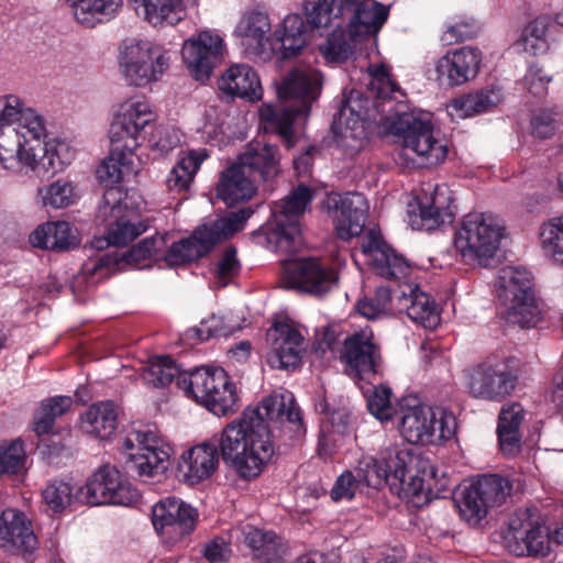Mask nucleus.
<instances>
[{"instance_id":"nucleus-4","label":"nucleus","mask_w":563,"mask_h":563,"mask_svg":"<svg viewBox=\"0 0 563 563\" xmlns=\"http://www.w3.org/2000/svg\"><path fill=\"white\" fill-rule=\"evenodd\" d=\"M368 93L364 95L358 90H352L344 100L341 112L346 115L349 112L355 117L354 124H358L360 131L347 125L336 134V141L345 146L355 147L349 140L361 139L364 134V122L390 123L395 118L393 115V98L399 92L398 86L390 78L387 68L384 65L371 66Z\"/></svg>"},{"instance_id":"nucleus-16","label":"nucleus","mask_w":563,"mask_h":563,"mask_svg":"<svg viewBox=\"0 0 563 563\" xmlns=\"http://www.w3.org/2000/svg\"><path fill=\"white\" fill-rule=\"evenodd\" d=\"M505 539L508 550L518 556H545L551 549L548 527L534 519L530 509L514 514Z\"/></svg>"},{"instance_id":"nucleus-46","label":"nucleus","mask_w":563,"mask_h":563,"mask_svg":"<svg viewBox=\"0 0 563 563\" xmlns=\"http://www.w3.org/2000/svg\"><path fill=\"white\" fill-rule=\"evenodd\" d=\"M68 2L74 9L76 20L87 27L95 26L118 9V3L112 0H68Z\"/></svg>"},{"instance_id":"nucleus-45","label":"nucleus","mask_w":563,"mask_h":563,"mask_svg":"<svg viewBox=\"0 0 563 563\" xmlns=\"http://www.w3.org/2000/svg\"><path fill=\"white\" fill-rule=\"evenodd\" d=\"M550 25L551 21L548 15L536 18L522 30L519 40L516 42V46L532 55L547 52L549 47L548 34Z\"/></svg>"},{"instance_id":"nucleus-18","label":"nucleus","mask_w":563,"mask_h":563,"mask_svg":"<svg viewBox=\"0 0 563 563\" xmlns=\"http://www.w3.org/2000/svg\"><path fill=\"white\" fill-rule=\"evenodd\" d=\"M338 279L335 269L324 267L312 258H297L284 263L282 282L288 289L321 296L330 291Z\"/></svg>"},{"instance_id":"nucleus-61","label":"nucleus","mask_w":563,"mask_h":563,"mask_svg":"<svg viewBox=\"0 0 563 563\" xmlns=\"http://www.w3.org/2000/svg\"><path fill=\"white\" fill-rule=\"evenodd\" d=\"M532 134L539 139H549L555 133V113L550 110H539L531 118Z\"/></svg>"},{"instance_id":"nucleus-58","label":"nucleus","mask_w":563,"mask_h":563,"mask_svg":"<svg viewBox=\"0 0 563 563\" xmlns=\"http://www.w3.org/2000/svg\"><path fill=\"white\" fill-rule=\"evenodd\" d=\"M390 396V388L386 386H378L374 388L367 398V408L369 412L380 421L389 420L393 417Z\"/></svg>"},{"instance_id":"nucleus-55","label":"nucleus","mask_w":563,"mask_h":563,"mask_svg":"<svg viewBox=\"0 0 563 563\" xmlns=\"http://www.w3.org/2000/svg\"><path fill=\"white\" fill-rule=\"evenodd\" d=\"M355 476L360 484L368 487L379 488L387 483V473L379 459L365 457L360 461Z\"/></svg>"},{"instance_id":"nucleus-52","label":"nucleus","mask_w":563,"mask_h":563,"mask_svg":"<svg viewBox=\"0 0 563 563\" xmlns=\"http://www.w3.org/2000/svg\"><path fill=\"white\" fill-rule=\"evenodd\" d=\"M26 454L21 440L0 443V476L19 473L24 468Z\"/></svg>"},{"instance_id":"nucleus-21","label":"nucleus","mask_w":563,"mask_h":563,"mask_svg":"<svg viewBox=\"0 0 563 563\" xmlns=\"http://www.w3.org/2000/svg\"><path fill=\"white\" fill-rule=\"evenodd\" d=\"M197 520V509L176 497H166L152 509L155 530L173 542L190 534L196 528Z\"/></svg>"},{"instance_id":"nucleus-53","label":"nucleus","mask_w":563,"mask_h":563,"mask_svg":"<svg viewBox=\"0 0 563 563\" xmlns=\"http://www.w3.org/2000/svg\"><path fill=\"white\" fill-rule=\"evenodd\" d=\"M74 489L68 482L54 481L43 490L44 501L54 512H60L71 504L75 497Z\"/></svg>"},{"instance_id":"nucleus-60","label":"nucleus","mask_w":563,"mask_h":563,"mask_svg":"<svg viewBox=\"0 0 563 563\" xmlns=\"http://www.w3.org/2000/svg\"><path fill=\"white\" fill-rule=\"evenodd\" d=\"M551 80L552 75L537 65L530 66L525 76V82L529 92L539 98L547 96L548 85Z\"/></svg>"},{"instance_id":"nucleus-3","label":"nucleus","mask_w":563,"mask_h":563,"mask_svg":"<svg viewBox=\"0 0 563 563\" xmlns=\"http://www.w3.org/2000/svg\"><path fill=\"white\" fill-rule=\"evenodd\" d=\"M322 76L311 67L295 68L277 85V107L267 106L262 118L271 124L287 148L295 146L297 139L292 129L299 118L309 114L311 104L320 95Z\"/></svg>"},{"instance_id":"nucleus-41","label":"nucleus","mask_w":563,"mask_h":563,"mask_svg":"<svg viewBox=\"0 0 563 563\" xmlns=\"http://www.w3.org/2000/svg\"><path fill=\"white\" fill-rule=\"evenodd\" d=\"M119 407L112 401L91 405L81 416L86 432L104 440L109 439L118 427Z\"/></svg>"},{"instance_id":"nucleus-57","label":"nucleus","mask_w":563,"mask_h":563,"mask_svg":"<svg viewBox=\"0 0 563 563\" xmlns=\"http://www.w3.org/2000/svg\"><path fill=\"white\" fill-rule=\"evenodd\" d=\"M240 262L236 257L234 247H227L214 263L213 273L220 286H227L228 283L238 275Z\"/></svg>"},{"instance_id":"nucleus-34","label":"nucleus","mask_w":563,"mask_h":563,"mask_svg":"<svg viewBox=\"0 0 563 563\" xmlns=\"http://www.w3.org/2000/svg\"><path fill=\"white\" fill-rule=\"evenodd\" d=\"M451 196L446 187L437 186L430 201L421 203L418 212H408V222L413 230L431 231L445 222H451L453 211L450 208Z\"/></svg>"},{"instance_id":"nucleus-9","label":"nucleus","mask_w":563,"mask_h":563,"mask_svg":"<svg viewBox=\"0 0 563 563\" xmlns=\"http://www.w3.org/2000/svg\"><path fill=\"white\" fill-rule=\"evenodd\" d=\"M178 387L218 417L228 416L238 409L236 388L222 368H196L189 375L178 378Z\"/></svg>"},{"instance_id":"nucleus-62","label":"nucleus","mask_w":563,"mask_h":563,"mask_svg":"<svg viewBox=\"0 0 563 563\" xmlns=\"http://www.w3.org/2000/svg\"><path fill=\"white\" fill-rule=\"evenodd\" d=\"M358 485L360 483L355 474L346 471L338 477L334 486L331 489V498L334 501H339L341 499L350 500L354 497Z\"/></svg>"},{"instance_id":"nucleus-28","label":"nucleus","mask_w":563,"mask_h":563,"mask_svg":"<svg viewBox=\"0 0 563 563\" xmlns=\"http://www.w3.org/2000/svg\"><path fill=\"white\" fill-rule=\"evenodd\" d=\"M362 251L371 257L374 269L387 279L406 277L410 266L406 258L386 244L378 233L369 231L362 242Z\"/></svg>"},{"instance_id":"nucleus-32","label":"nucleus","mask_w":563,"mask_h":563,"mask_svg":"<svg viewBox=\"0 0 563 563\" xmlns=\"http://www.w3.org/2000/svg\"><path fill=\"white\" fill-rule=\"evenodd\" d=\"M238 163L257 183H271L280 173L278 147L268 143H251L246 151L239 156Z\"/></svg>"},{"instance_id":"nucleus-5","label":"nucleus","mask_w":563,"mask_h":563,"mask_svg":"<svg viewBox=\"0 0 563 563\" xmlns=\"http://www.w3.org/2000/svg\"><path fill=\"white\" fill-rule=\"evenodd\" d=\"M251 214L250 208H243L201 224L189 238L173 243L165 255V261L169 266L198 261L217 244L240 231Z\"/></svg>"},{"instance_id":"nucleus-56","label":"nucleus","mask_w":563,"mask_h":563,"mask_svg":"<svg viewBox=\"0 0 563 563\" xmlns=\"http://www.w3.org/2000/svg\"><path fill=\"white\" fill-rule=\"evenodd\" d=\"M43 203L53 208H65L73 203L75 191L74 186L66 180H57L44 189H40Z\"/></svg>"},{"instance_id":"nucleus-42","label":"nucleus","mask_w":563,"mask_h":563,"mask_svg":"<svg viewBox=\"0 0 563 563\" xmlns=\"http://www.w3.org/2000/svg\"><path fill=\"white\" fill-rule=\"evenodd\" d=\"M280 58L287 59L296 56L308 43V33L303 19L299 14L287 15L280 29L274 33Z\"/></svg>"},{"instance_id":"nucleus-10","label":"nucleus","mask_w":563,"mask_h":563,"mask_svg":"<svg viewBox=\"0 0 563 563\" xmlns=\"http://www.w3.org/2000/svg\"><path fill=\"white\" fill-rule=\"evenodd\" d=\"M398 428L412 444H437L451 439L456 430L455 417L442 408L412 406L398 415Z\"/></svg>"},{"instance_id":"nucleus-25","label":"nucleus","mask_w":563,"mask_h":563,"mask_svg":"<svg viewBox=\"0 0 563 563\" xmlns=\"http://www.w3.org/2000/svg\"><path fill=\"white\" fill-rule=\"evenodd\" d=\"M336 16L350 18L351 37L376 35L386 22L389 10L375 0H338Z\"/></svg>"},{"instance_id":"nucleus-22","label":"nucleus","mask_w":563,"mask_h":563,"mask_svg":"<svg viewBox=\"0 0 563 563\" xmlns=\"http://www.w3.org/2000/svg\"><path fill=\"white\" fill-rule=\"evenodd\" d=\"M349 375L360 379H369L380 366L382 356L372 331H360L343 341L340 355Z\"/></svg>"},{"instance_id":"nucleus-54","label":"nucleus","mask_w":563,"mask_h":563,"mask_svg":"<svg viewBox=\"0 0 563 563\" xmlns=\"http://www.w3.org/2000/svg\"><path fill=\"white\" fill-rule=\"evenodd\" d=\"M339 1L338 0H309L305 3V12L307 21L312 29L328 26L331 16L338 18Z\"/></svg>"},{"instance_id":"nucleus-38","label":"nucleus","mask_w":563,"mask_h":563,"mask_svg":"<svg viewBox=\"0 0 563 563\" xmlns=\"http://www.w3.org/2000/svg\"><path fill=\"white\" fill-rule=\"evenodd\" d=\"M136 174L137 168L133 151H128V148L117 150L115 144L111 143L110 156L97 169L99 181L109 187L106 192L111 189L120 192L113 186ZM118 197H121V194Z\"/></svg>"},{"instance_id":"nucleus-15","label":"nucleus","mask_w":563,"mask_h":563,"mask_svg":"<svg viewBox=\"0 0 563 563\" xmlns=\"http://www.w3.org/2000/svg\"><path fill=\"white\" fill-rule=\"evenodd\" d=\"M132 434L137 442V452L126 454L123 463L126 474L142 481L162 476L169 466V454L161 445L157 432L146 427Z\"/></svg>"},{"instance_id":"nucleus-49","label":"nucleus","mask_w":563,"mask_h":563,"mask_svg":"<svg viewBox=\"0 0 563 563\" xmlns=\"http://www.w3.org/2000/svg\"><path fill=\"white\" fill-rule=\"evenodd\" d=\"M544 253L555 263L563 265V216L552 218L540 228Z\"/></svg>"},{"instance_id":"nucleus-8","label":"nucleus","mask_w":563,"mask_h":563,"mask_svg":"<svg viewBox=\"0 0 563 563\" xmlns=\"http://www.w3.org/2000/svg\"><path fill=\"white\" fill-rule=\"evenodd\" d=\"M389 130L401 139L402 155L421 166L438 165L448 155L446 143L429 120L412 113H396Z\"/></svg>"},{"instance_id":"nucleus-37","label":"nucleus","mask_w":563,"mask_h":563,"mask_svg":"<svg viewBox=\"0 0 563 563\" xmlns=\"http://www.w3.org/2000/svg\"><path fill=\"white\" fill-rule=\"evenodd\" d=\"M219 88L228 95L249 101H257L263 96L258 75L246 64L231 66L220 78Z\"/></svg>"},{"instance_id":"nucleus-1","label":"nucleus","mask_w":563,"mask_h":563,"mask_svg":"<svg viewBox=\"0 0 563 563\" xmlns=\"http://www.w3.org/2000/svg\"><path fill=\"white\" fill-rule=\"evenodd\" d=\"M273 428L288 439L306 433L299 406L289 391L265 397L257 407H247L219 434L218 451L240 477H257L274 455Z\"/></svg>"},{"instance_id":"nucleus-35","label":"nucleus","mask_w":563,"mask_h":563,"mask_svg":"<svg viewBox=\"0 0 563 563\" xmlns=\"http://www.w3.org/2000/svg\"><path fill=\"white\" fill-rule=\"evenodd\" d=\"M243 542L251 549L253 559L260 563H283L288 548L284 540L273 531L253 526L242 529Z\"/></svg>"},{"instance_id":"nucleus-23","label":"nucleus","mask_w":563,"mask_h":563,"mask_svg":"<svg viewBox=\"0 0 563 563\" xmlns=\"http://www.w3.org/2000/svg\"><path fill=\"white\" fill-rule=\"evenodd\" d=\"M155 119L147 102L130 100L120 107V111L110 128V142L117 150L134 151L139 137L146 125Z\"/></svg>"},{"instance_id":"nucleus-48","label":"nucleus","mask_w":563,"mask_h":563,"mask_svg":"<svg viewBox=\"0 0 563 563\" xmlns=\"http://www.w3.org/2000/svg\"><path fill=\"white\" fill-rule=\"evenodd\" d=\"M241 325L232 322L231 319L212 314L200 322L197 328L186 331V338L195 342H202L213 336H228L240 330Z\"/></svg>"},{"instance_id":"nucleus-64","label":"nucleus","mask_w":563,"mask_h":563,"mask_svg":"<svg viewBox=\"0 0 563 563\" xmlns=\"http://www.w3.org/2000/svg\"><path fill=\"white\" fill-rule=\"evenodd\" d=\"M201 553L209 563H225L231 549L222 538H214L203 545Z\"/></svg>"},{"instance_id":"nucleus-6","label":"nucleus","mask_w":563,"mask_h":563,"mask_svg":"<svg viewBox=\"0 0 563 563\" xmlns=\"http://www.w3.org/2000/svg\"><path fill=\"white\" fill-rule=\"evenodd\" d=\"M497 298L504 318L521 328L534 327L541 310L537 303L533 277L523 267L505 266L499 269L496 282Z\"/></svg>"},{"instance_id":"nucleus-11","label":"nucleus","mask_w":563,"mask_h":563,"mask_svg":"<svg viewBox=\"0 0 563 563\" xmlns=\"http://www.w3.org/2000/svg\"><path fill=\"white\" fill-rule=\"evenodd\" d=\"M119 64L125 79L136 87L155 81L169 67V57L148 41L125 38L119 48Z\"/></svg>"},{"instance_id":"nucleus-43","label":"nucleus","mask_w":563,"mask_h":563,"mask_svg":"<svg viewBox=\"0 0 563 563\" xmlns=\"http://www.w3.org/2000/svg\"><path fill=\"white\" fill-rule=\"evenodd\" d=\"M498 89H482L454 98L450 107L461 118H468L484 113L501 102Z\"/></svg>"},{"instance_id":"nucleus-40","label":"nucleus","mask_w":563,"mask_h":563,"mask_svg":"<svg viewBox=\"0 0 563 563\" xmlns=\"http://www.w3.org/2000/svg\"><path fill=\"white\" fill-rule=\"evenodd\" d=\"M30 243L43 250L68 251L75 247L78 241L68 222L57 221L38 225L31 233Z\"/></svg>"},{"instance_id":"nucleus-13","label":"nucleus","mask_w":563,"mask_h":563,"mask_svg":"<svg viewBox=\"0 0 563 563\" xmlns=\"http://www.w3.org/2000/svg\"><path fill=\"white\" fill-rule=\"evenodd\" d=\"M512 490L511 483L497 474L482 475L456 497V505L463 520L478 525L490 509L500 507Z\"/></svg>"},{"instance_id":"nucleus-63","label":"nucleus","mask_w":563,"mask_h":563,"mask_svg":"<svg viewBox=\"0 0 563 563\" xmlns=\"http://www.w3.org/2000/svg\"><path fill=\"white\" fill-rule=\"evenodd\" d=\"M320 413L325 415L327 422L330 423L338 432H343L349 424V411L344 408H334L323 399L317 405Z\"/></svg>"},{"instance_id":"nucleus-20","label":"nucleus","mask_w":563,"mask_h":563,"mask_svg":"<svg viewBox=\"0 0 563 563\" xmlns=\"http://www.w3.org/2000/svg\"><path fill=\"white\" fill-rule=\"evenodd\" d=\"M323 207L333 219L336 233L342 240L347 241L363 232L368 212V203L364 195L332 192L324 199Z\"/></svg>"},{"instance_id":"nucleus-31","label":"nucleus","mask_w":563,"mask_h":563,"mask_svg":"<svg viewBox=\"0 0 563 563\" xmlns=\"http://www.w3.org/2000/svg\"><path fill=\"white\" fill-rule=\"evenodd\" d=\"M395 298L398 310L406 312L415 322L428 329L439 324L440 314L434 300L417 285L399 286L395 290Z\"/></svg>"},{"instance_id":"nucleus-17","label":"nucleus","mask_w":563,"mask_h":563,"mask_svg":"<svg viewBox=\"0 0 563 563\" xmlns=\"http://www.w3.org/2000/svg\"><path fill=\"white\" fill-rule=\"evenodd\" d=\"M518 376L504 361L487 360L468 373V393L477 399L501 401L512 393Z\"/></svg>"},{"instance_id":"nucleus-14","label":"nucleus","mask_w":563,"mask_h":563,"mask_svg":"<svg viewBox=\"0 0 563 563\" xmlns=\"http://www.w3.org/2000/svg\"><path fill=\"white\" fill-rule=\"evenodd\" d=\"M118 196L119 192L112 189L103 195V202L99 208L98 217L109 221V223L107 236L93 242V246L98 250H102L110 244L115 246L125 245L146 230V225L134 218V213Z\"/></svg>"},{"instance_id":"nucleus-51","label":"nucleus","mask_w":563,"mask_h":563,"mask_svg":"<svg viewBox=\"0 0 563 563\" xmlns=\"http://www.w3.org/2000/svg\"><path fill=\"white\" fill-rule=\"evenodd\" d=\"M379 460L387 473V482L393 481L391 485L405 479V475L409 473V467L413 462V457L408 451L397 450H386Z\"/></svg>"},{"instance_id":"nucleus-7","label":"nucleus","mask_w":563,"mask_h":563,"mask_svg":"<svg viewBox=\"0 0 563 563\" xmlns=\"http://www.w3.org/2000/svg\"><path fill=\"white\" fill-rule=\"evenodd\" d=\"M503 231L504 227L494 214L468 213L455 233V250L466 264L486 267L499 249Z\"/></svg>"},{"instance_id":"nucleus-59","label":"nucleus","mask_w":563,"mask_h":563,"mask_svg":"<svg viewBox=\"0 0 563 563\" xmlns=\"http://www.w3.org/2000/svg\"><path fill=\"white\" fill-rule=\"evenodd\" d=\"M165 240L163 236H152L142 240L137 245L133 246L123 256V260L129 263H140L146 258L152 257L164 245Z\"/></svg>"},{"instance_id":"nucleus-33","label":"nucleus","mask_w":563,"mask_h":563,"mask_svg":"<svg viewBox=\"0 0 563 563\" xmlns=\"http://www.w3.org/2000/svg\"><path fill=\"white\" fill-rule=\"evenodd\" d=\"M219 451L216 444L203 442L185 452L178 462V471L189 484L209 478L218 468Z\"/></svg>"},{"instance_id":"nucleus-44","label":"nucleus","mask_w":563,"mask_h":563,"mask_svg":"<svg viewBox=\"0 0 563 563\" xmlns=\"http://www.w3.org/2000/svg\"><path fill=\"white\" fill-rule=\"evenodd\" d=\"M206 156L205 152L191 151L189 154L181 157L167 176V188L175 192L187 190Z\"/></svg>"},{"instance_id":"nucleus-29","label":"nucleus","mask_w":563,"mask_h":563,"mask_svg":"<svg viewBox=\"0 0 563 563\" xmlns=\"http://www.w3.org/2000/svg\"><path fill=\"white\" fill-rule=\"evenodd\" d=\"M481 60V53L476 48L465 46L448 52L437 62L438 79H445L450 86L465 84L477 75Z\"/></svg>"},{"instance_id":"nucleus-19","label":"nucleus","mask_w":563,"mask_h":563,"mask_svg":"<svg viewBox=\"0 0 563 563\" xmlns=\"http://www.w3.org/2000/svg\"><path fill=\"white\" fill-rule=\"evenodd\" d=\"M223 38L213 31L205 30L183 44V58L190 75L199 81L207 80L224 57Z\"/></svg>"},{"instance_id":"nucleus-24","label":"nucleus","mask_w":563,"mask_h":563,"mask_svg":"<svg viewBox=\"0 0 563 563\" xmlns=\"http://www.w3.org/2000/svg\"><path fill=\"white\" fill-rule=\"evenodd\" d=\"M271 352L268 364L274 368L295 369L300 365L303 338L289 323H275L266 334Z\"/></svg>"},{"instance_id":"nucleus-47","label":"nucleus","mask_w":563,"mask_h":563,"mask_svg":"<svg viewBox=\"0 0 563 563\" xmlns=\"http://www.w3.org/2000/svg\"><path fill=\"white\" fill-rule=\"evenodd\" d=\"M189 373H180L178 366L169 356H159L153 358L143 371V379L153 387H165L178 378Z\"/></svg>"},{"instance_id":"nucleus-30","label":"nucleus","mask_w":563,"mask_h":563,"mask_svg":"<svg viewBox=\"0 0 563 563\" xmlns=\"http://www.w3.org/2000/svg\"><path fill=\"white\" fill-rule=\"evenodd\" d=\"M269 31L271 23L267 14L251 12L243 16L238 25V33L249 56L264 62L272 57L276 48L269 43L267 36Z\"/></svg>"},{"instance_id":"nucleus-39","label":"nucleus","mask_w":563,"mask_h":563,"mask_svg":"<svg viewBox=\"0 0 563 563\" xmlns=\"http://www.w3.org/2000/svg\"><path fill=\"white\" fill-rule=\"evenodd\" d=\"M523 413L525 410L518 402L506 405L500 410L497 434L500 450L505 455H515L521 449L520 426Z\"/></svg>"},{"instance_id":"nucleus-12","label":"nucleus","mask_w":563,"mask_h":563,"mask_svg":"<svg viewBox=\"0 0 563 563\" xmlns=\"http://www.w3.org/2000/svg\"><path fill=\"white\" fill-rule=\"evenodd\" d=\"M312 199L311 190L299 185L284 199L274 203L272 209L275 228L268 233V242L277 250L294 253L301 245L300 219Z\"/></svg>"},{"instance_id":"nucleus-27","label":"nucleus","mask_w":563,"mask_h":563,"mask_svg":"<svg viewBox=\"0 0 563 563\" xmlns=\"http://www.w3.org/2000/svg\"><path fill=\"white\" fill-rule=\"evenodd\" d=\"M0 547L27 560L37 549V539L31 521L15 509H5L0 515Z\"/></svg>"},{"instance_id":"nucleus-2","label":"nucleus","mask_w":563,"mask_h":563,"mask_svg":"<svg viewBox=\"0 0 563 563\" xmlns=\"http://www.w3.org/2000/svg\"><path fill=\"white\" fill-rule=\"evenodd\" d=\"M44 119L16 96L0 97V162L19 163L38 173H55L63 162L55 140H44Z\"/></svg>"},{"instance_id":"nucleus-36","label":"nucleus","mask_w":563,"mask_h":563,"mask_svg":"<svg viewBox=\"0 0 563 563\" xmlns=\"http://www.w3.org/2000/svg\"><path fill=\"white\" fill-rule=\"evenodd\" d=\"M257 181L238 162L222 172L217 196L233 206L250 200L256 192Z\"/></svg>"},{"instance_id":"nucleus-50","label":"nucleus","mask_w":563,"mask_h":563,"mask_svg":"<svg viewBox=\"0 0 563 563\" xmlns=\"http://www.w3.org/2000/svg\"><path fill=\"white\" fill-rule=\"evenodd\" d=\"M323 58L331 64H340L347 60L354 52L353 40L343 31H334L319 47Z\"/></svg>"},{"instance_id":"nucleus-26","label":"nucleus","mask_w":563,"mask_h":563,"mask_svg":"<svg viewBox=\"0 0 563 563\" xmlns=\"http://www.w3.org/2000/svg\"><path fill=\"white\" fill-rule=\"evenodd\" d=\"M86 488L91 504L130 505L137 497L136 492L121 479L119 471L111 465L99 467Z\"/></svg>"}]
</instances>
